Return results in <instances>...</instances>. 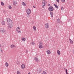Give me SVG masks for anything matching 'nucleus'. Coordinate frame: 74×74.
Here are the masks:
<instances>
[{"label": "nucleus", "instance_id": "1", "mask_svg": "<svg viewBox=\"0 0 74 74\" xmlns=\"http://www.w3.org/2000/svg\"><path fill=\"white\" fill-rule=\"evenodd\" d=\"M8 25H9L8 26L9 27H10V28H12L13 26V23L12 22H11L10 23H8Z\"/></svg>", "mask_w": 74, "mask_h": 74}, {"label": "nucleus", "instance_id": "2", "mask_svg": "<svg viewBox=\"0 0 74 74\" xmlns=\"http://www.w3.org/2000/svg\"><path fill=\"white\" fill-rule=\"evenodd\" d=\"M53 10L54 9L52 6H50L48 8V10L50 11H53Z\"/></svg>", "mask_w": 74, "mask_h": 74}, {"label": "nucleus", "instance_id": "3", "mask_svg": "<svg viewBox=\"0 0 74 74\" xmlns=\"http://www.w3.org/2000/svg\"><path fill=\"white\" fill-rule=\"evenodd\" d=\"M26 12L28 15H29L31 13V10L29 9H27L26 10Z\"/></svg>", "mask_w": 74, "mask_h": 74}, {"label": "nucleus", "instance_id": "4", "mask_svg": "<svg viewBox=\"0 0 74 74\" xmlns=\"http://www.w3.org/2000/svg\"><path fill=\"white\" fill-rule=\"evenodd\" d=\"M39 48L41 49V48H44V47L42 46V44L41 42H39Z\"/></svg>", "mask_w": 74, "mask_h": 74}, {"label": "nucleus", "instance_id": "5", "mask_svg": "<svg viewBox=\"0 0 74 74\" xmlns=\"http://www.w3.org/2000/svg\"><path fill=\"white\" fill-rule=\"evenodd\" d=\"M6 19L8 23H11V22H12V20L9 18H7Z\"/></svg>", "mask_w": 74, "mask_h": 74}, {"label": "nucleus", "instance_id": "6", "mask_svg": "<svg viewBox=\"0 0 74 74\" xmlns=\"http://www.w3.org/2000/svg\"><path fill=\"white\" fill-rule=\"evenodd\" d=\"M20 30V28L19 27H18L16 29V31L18 33H21V30Z\"/></svg>", "mask_w": 74, "mask_h": 74}, {"label": "nucleus", "instance_id": "7", "mask_svg": "<svg viewBox=\"0 0 74 74\" xmlns=\"http://www.w3.org/2000/svg\"><path fill=\"white\" fill-rule=\"evenodd\" d=\"M42 3V5L43 6L42 7V8H44V7L45 5V1L44 0H43Z\"/></svg>", "mask_w": 74, "mask_h": 74}, {"label": "nucleus", "instance_id": "8", "mask_svg": "<svg viewBox=\"0 0 74 74\" xmlns=\"http://www.w3.org/2000/svg\"><path fill=\"white\" fill-rule=\"evenodd\" d=\"M45 27L46 28L48 29L49 28V25H48V23H46L45 24Z\"/></svg>", "mask_w": 74, "mask_h": 74}, {"label": "nucleus", "instance_id": "9", "mask_svg": "<svg viewBox=\"0 0 74 74\" xmlns=\"http://www.w3.org/2000/svg\"><path fill=\"white\" fill-rule=\"evenodd\" d=\"M4 31V29L3 28H1L0 29V32L1 33H3Z\"/></svg>", "mask_w": 74, "mask_h": 74}, {"label": "nucleus", "instance_id": "10", "mask_svg": "<svg viewBox=\"0 0 74 74\" xmlns=\"http://www.w3.org/2000/svg\"><path fill=\"white\" fill-rule=\"evenodd\" d=\"M25 65L24 64H22V65H21V69H25Z\"/></svg>", "mask_w": 74, "mask_h": 74}, {"label": "nucleus", "instance_id": "11", "mask_svg": "<svg viewBox=\"0 0 74 74\" xmlns=\"http://www.w3.org/2000/svg\"><path fill=\"white\" fill-rule=\"evenodd\" d=\"M42 71V70L41 69H38L37 71V72L38 73H40L41 72V71Z\"/></svg>", "mask_w": 74, "mask_h": 74}, {"label": "nucleus", "instance_id": "12", "mask_svg": "<svg viewBox=\"0 0 74 74\" xmlns=\"http://www.w3.org/2000/svg\"><path fill=\"white\" fill-rule=\"evenodd\" d=\"M46 52L47 54H50V53H51V51L49 50H47L46 51Z\"/></svg>", "mask_w": 74, "mask_h": 74}, {"label": "nucleus", "instance_id": "13", "mask_svg": "<svg viewBox=\"0 0 74 74\" xmlns=\"http://www.w3.org/2000/svg\"><path fill=\"white\" fill-rule=\"evenodd\" d=\"M34 60L35 61H36V62H38L39 61L38 59L37 58H34Z\"/></svg>", "mask_w": 74, "mask_h": 74}, {"label": "nucleus", "instance_id": "14", "mask_svg": "<svg viewBox=\"0 0 74 74\" xmlns=\"http://www.w3.org/2000/svg\"><path fill=\"white\" fill-rule=\"evenodd\" d=\"M57 23H60V19L58 18L57 19Z\"/></svg>", "mask_w": 74, "mask_h": 74}, {"label": "nucleus", "instance_id": "15", "mask_svg": "<svg viewBox=\"0 0 74 74\" xmlns=\"http://www.w3.org/2000/svg\"><path fill=\"white\" fill-rule=\"evenodd\" d=\"M3 33L5 34H6L7 33V31L4 29Z\"/></svg>", "mask_w": 74, "mask_h": 74}, {"label": "nucleus", "instance_id": "16", "mask_svg": "<svg viewBox=\"0 0 74 74\" xmlns=\"http://www.w3.org/2000/svg\"><path fill=\"white\" fill-rule=\"evenodd\" d=\"M5 21H3L1 22V24L3 25H5Z\"/></svg>", "mask_w": 74, "mask_h": 74}, {"label": "nucleus", "instance_id": "17", "mask_svg": "<svg viewBox=\"0 0 74 74\" xmlns=\"http://www.w3.org/2000/svg\"><path fill=\"white\" fill-rule=\"evenodd\" d=\"M54 5L55 6V8H57V9H58V8H59V7H58V6H57V5H56L54 4Z\"/></svg>", "mask_w": 74, "mask_h": 74}, {"label": "nucleus", "instance_id": "18", "mask_svg": "<svg viewBox=\"0 0 74 74\" xmlns=\"http://www.w3.org/2000/svg\"><path fill=\"white\" fill-rule=\"evenodd\" d=\"M69 41H70V43L71 44H73V40L71 39H69Z\"/></svg>", "mask_w": 74, "mask_h": 74}, {"label": "nucleus", "instance_id": "19", "mask_svg": "<svg viewBox=\"0 0 74 74\" xmlns=\"http://www.w3.org/2000/svg\"><path fill=\"white\" fill-rule=\"evenodd\" d=\"M11 47L12 48L14 47H16V46L14 45H12L11 46Z\"/></svg>", "mask_w": 74, "mask_h": 74}, {"label": "nucleus", "instance_id": "20", "mask_svg": "<svg viewBox=\"0 0 74 74\" xmlns=\"http://www.w3.org/2000/svg\"><path fill=\"white\" fill-rule=\"evenodd\" d=\"M22 41H25V40H26V39H25V38H22Z\"/></svg>", "mask_w": 74, "mask_h": 74}, {"label": "nucleus", "instance_id": "21", "mask_svg": "<svg viewBox=\"0 0 74 74\" xmlns=\"http://www.w3.org/2000/svg\"><path fill=\"white\" fill-rule=\"evenodd\" d=\"M22 5H24V6H26V4L24 2H22Z\"/></svg>", "mask_w": 74, "mask_h": 74}, {"label": "nucleus", "instance_id": "22", "mask_svg": "<svg viewBox=\"0 0 74 74\" xmlns=\"http://www.w3.org/2000/svg\"><path fill=\"white\" fill-rule=\"evenodd\" d=\"M57 53L59 55H60V51H59V50H58L57 51Z\"/></svg>", "mask_w": 74, "mask_h": 74}, {"label": "nucleus", "instance_id": "23", "mask_svg": "<svg viewBox=\"0 0 74 74\" xmlns=\"http://www.w3.org/2000/svg\"><path fill=\"white\" fill-rule=\"evenodd\" d=\"M33 28L34 31H36V27L35 26H34Z\"/></svg>", "mask_w": 74, "mask_h": 74}, {"label": "nucleus", "instance_id": "24", "mask_svg": "<svg viewBox=\"0 0 74 74\" xmlns=\"http://www.w3.org/2000/svg\"><path fill=\"white\" fill-rule=\"evenodd\" d=\"M13 5H16L15 4H17V3H16L15 2V1H14L13 3Z\"/></svg>", "mask_w": 74, "mask_h": 74}, {"label": "nucleus", "instance_id": "25", "mask_svg": "<svg viewBox=\"0 0 74 74\" xmlns=\"http://www.w3.org/2000/svg\"><path fill=\"white\" fill-rule=\"evenodd\" d=\"M5 66H6V67H8V63H7V62H6L5 63Z\"/></svg>", "mask_w": 74, "mask_h": 74}, {"label": "nucleus", "instance_id": "26", "mask_svg": "<svg viewBox=\"0 0 74 74\" xmlns=\"http://www.w3.org/2000/svg\"><path fill=\"white\" fill-rule=\"evenodd\" d=\"M1 5H3H3H4V3L3 2H1Z\"/></svg>", "mask_w": 74, "mask_h": 74}, {"label": "nucleus", "instance_id": "27", "mask_svg": "<svg viewBox=\"0 0 74 74\" xmlns=\"http://www.w3.org/2000/svg\"><path fill=\"white\" fill-rule=\"evenodd\" d=\"M9 9H10V10L11 9V8H12V7H11V6L10 5H9Z\"/></svg>", "mask_w": 74, "mask_h": 74}, {"label": "nucleus", "instance_id": "28", "mask_svg": "<svg viewBox=\"0 0 74 74\" xmlns=\"http://www.w3.org/2000/svg\"><path fill=\"white\" fill-rule=\"evenodd\" d=\"M17 74H21V73H20V72L19 71H18L17 72Z\"/></svg>", "mask_w": 74, "mask_h": 74}, {"label": "nucleus", "instance_id": "29", "mask_svg": "<svg viewBox=\"0 0 74 74\" xmlns=\"http://www.w3.org/2000/svg\"><path fill=\"white\" fill-rule=\"evenodd\" d=\"M32 44L33 45H34V42H32Z\"/></svg>", "mask_w": 74, "mask_h": 74}, {"label": "nucleus", "instance_id": "30", "mask_svg": "<svg viewBox=\"0 0 74 74\" xmlns=\"http://www.w3.org/2000/svg\"><path fill=\"white\" fill-rule=\"evenodd\" d=\"M62 3H64L65 0H61Z\"/></svg>", "mask_w": 74, "mask_h": 74}, {"label": "nucleus", "instance_id": "31", "mask_svg": "<svg viewBox=\"0 0 74 74\" xmlns=\"http://www.w3.org/2000/svg\"><path fill=\"white\" fill-rule=\"evenodd\" d=\"M16 64H19V62L17 61L16 62Z\"/></svg>", "mask_w": 74, "mask_h": 74}, {"label": "nucleus", "instance_id": "32", "mask_svg": "<svg viewBox=\"0 0 74 74\" xmlns=\"http://www.w3.org/2000/svg\"><path fill=\"white\" fill-rule=\"evenodd\" d=\"M51 18H53V14H50Z\"/></svg>", "mask_w": 74, "mask_h": 74}, {"label": "nucleus", "instance_id": "33", "mask_svg": "<svg viewBox=\"0 0 74 74\" xmlns=\"http://www.w3.org/2000/svg\"><path fill=\"white\" fill-rule=\"evenodd\" d=\"M61 10H64V8H63V7H61Z\"/></svg>", "mask_w": 74, "mask_h": 74}, {"label": "nucleus", "instance_id": "34", "mask_svg": "<svg viewBox=\"0 0 74 74\" xmlns=\"http://www.w3.org/2000/svg\"><path fill=\"white\" fill-rule=\"evenodd\" d=\"M50 14H53V12H50Z\"/></svg>", "mask_w": 74, "mask_h": 74}, {"label": "nucleus", "instance_id": "35", "mask_svg": "<svg viewBox=\"0 0 74 74\" xmlns=\"http://www.w3.org/2000/svg\"><path fill=\"white\" fill-rule=\"evenodd\" d=\"M56 1H57L58 3H59V0H56Z\"/></svg>", "mask_w": 74, "mask_h": 74}, {"label": "nucleus", "instance_id": "36", "mask_svg": "<svg viewBox=\"0 0 74 74\" xmlns=\"http://www.w3.org/2000/svg\"><path fill=\"white\" fill-rule=\"evenodd\" d=\"M66 73L67 72V69H66Z\"/></svg>", "mask_w": 74, "mask_h": 74}, {"label": "nucleus", "instance_id": "37", "mask_svg": "<svg viewBox=\"0 0 74 74\" xmlns=\"http://www.w3.org/2000/svg\"><path fill=\"white\" fill-rule=\"evenodd\" d=\"M48 6L49 7H50V6H51V5H50V4H48Z\"/></svg>", "mask_w": 74, "mask_h": 74}, {"label": "nucleus", "instance_id": "38", "mask_svg": "<svg viewBox=\"0 0 74 74\" xmlns=\"http://www.w3.org/2000/svg\"><path fill=\"white\" fill-rule=\"evenodd\" d=\"M1 47V45L0 44V47Z\"/></svg>", "mask_w": 74, "mask_h": 74}, {"label": "nucleus", "instance_id": "39", "mask_svg": "<svg viewBox=\"0 0 74 74\" xmlns=\"http://www.w3.org/2000/svg\"><path fill=\"white\" fill-rule=\"evenodd\" d=\"M66 74H68V73L66 72Z\"/></svg>", "mask_w": 74, "mask_h": 74}, {"label": "nucleus", "instance_id": "40", "mask_svg": "<svg viewBox=\"0 0 74 74\" xmlns=\"http://www.w3.org/2000/svg\"><path fill=\"white\" fill-rule=\"evenodd\" d=\"M33 7H34V8H35V7L34 6H33Z\"/></svg>", "mask_w": 74, "mask_h": 74}, {"label": "nucleus", "instance_id": "41", "mask_svg": "<svg viewBox=\"0 0 74 74\" xmlns=\"http://www.w3.org/2000/svg\"><path fill=\"white\" fill-rule=\"evenodd\" d=\"M1 52H2V50H1Z\"/></svg>", "mask_w": 74, "mask_h": 74}, {"label": "nucleus", "instance_id": "42", "mask_svg": "<svg viewBox=\"0 0 74 74\" xmlns=\"http://www.w3.org/2000/svg\"><path fill=\"white\" fill-rule=\"evenodd\" d=\"M28 17H29V15H28Z\"/></svg>", "mask_w": 74, "mask_h": 74}, {"label": "nucleus", "instance_id": "43", "mask_svg": "<svg viewBox=\"0 0 74 74\" xmlns=\"http://www.w3.org/2000/svg\"><path fill=\"white\" fill-rule=\"evenodd\" d=\"M64 70H65L66 69H65V68L64 69Z\"/></svg>", "mask_w": 74, "mask_h": 74}, {"label": "nucleus", "instance_id": "44", "mask_svg": "<svg viewBox=\"0 0 74 74\" xmlns=\"http://www.w3.org/2000/svg\"><path fill=\"white\" fill-rule=\"evenodd\" d=\"M69 21H70V20H69Z\"/></svg>", "mask_w": 74, "mask_h": 74}]
</instances>
